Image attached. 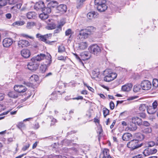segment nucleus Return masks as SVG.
<instances>
[{"mask_svg":"<svg viewBox=\"0 0 158 158\" xmlns=\"http://www.w3.org/2000/svg\"><path fill=\"white\" fill-rule=\"evenodd\" d=\"M46 58L45 55L43 54H40L36 56L33 57L31 59V61L27 64L28 69L31 70H35L38 69L39 64L37 62L40 61Z\"/></svg>","mask_w":158,"mask_h":158,"instance_id":"nucleus-1","label":"nucleus"},{"mask_svg":"<svg viewBox=\"0 0 158 158\" xmlns=\"http://www.w3.org/2000/svg\"><path fill=\"white\" fill-rule=\"evenodd\" d=\"M76 58L78 60L81 64V65L84 66V64L82 61V60H87L89 59L91 57V53L90 52L85 51L81 52L80 55V56H79L77 54L73 53Z\"/></svg>","mask_w":158,"mask_h":158,"instance_id":"nucleus-2","label":"nucleus"},{"mask_svg":"<svg viewBox=\"0 0 158 158\" xmlns=\"http://www.w3.org/2000/svg\"><path fill=\"white\" fill-rule=\"evenodd\" d=\"M52 33L47 34L44 35H42L40 33H37L36 35V37L39 40L44 42L46 44L49 45H52V43L56 42L55 41H50L47 40L48 39L52 37Z\"/></svg>","mask_w":158,"mask_h":158,"instance_id":"nucleus-3","label":"nucleus"},{"mask_svg":"<svg viewBox=\"0 0 158 158\" xmlns=\"http://www.w3.org/2000/svg\"><path fill=\"white\" fill-rule=\"evenodd\" d=\"M94 3L98 10L100 12L105 11L107 8L106 0H95Z\"/></svg>","mask_w":158,"mask_h":158,"instance_id":"nucleus-4","label":"nucleus"},{"mask_svg":"<svg viewBox=\"0 0 158 158\" xmlns=\"http://www.w3.org/2000/svg\"><path fill=\"white\" fill-rule=\"evenodd\" d=\"M104 72L105 76L104 79L105 81L107 82L111 81L117 77L116 74L112 73L111 69H106L104 71Z\"/></svg>","mask_w":158,"mask_h":158,"instance_id":"nucleus-5","label":"nucleus"},{"mask_svg":"<svg viewBox=\"0 0 158 158\" xmlns=\"http://www.w3.org/2000/svg\"><path fill=\"white\" fill-rule=\"evenodd\" d=\"M127 147L131 149V150H134L141 147L143 145L142 143H139V141L135 139H133L127 143Z\"/></svg>","mask_w":158,"mask_h":158,"instance_id":"nucleus-6","label":"nucleus"},{"mask_svg":"<svg viewBox=\"0 0 158 158\" xmlns=\"http://www.w3.org/2000/svg\"><path fill=\"white\" fill-rule=\"evenodd\" d=\"M88 49L91 53L95 55H98L101 52V47L97 44L92 45Z\"/></svg>","mask_w":158,"mask_h":158,"instance_id":"nucleus-7","label":"nucleus"},{"mask_svg":"<svg viewBox=\"0 0 158 158\" xmlns=\"http://www.w3.org/2000/svg\"><path fill=\"white\" fill-rule=\"evenodd\" d=\"M152 84L150 81L148 80L142 81L141 83V87L144 90H148L152 88Z\"/></svg>","mask_w":158,"mask_h":158,"instance_id":"nucleus-8","label":"nucleus"},{"mask_svg":"<svg viewBox=\"0 0 158 158\" xmlns=\"http://www.w3.org/2000/svg\"><path fill=\"white\" fill-rule=\"evenodd\" d=\"M45 21L47 24V25L45 27L46 29L49 30H52L56 28V25L55 23L53 20L49 19Z\"/></svg>","mask_w":158,"mask_h":158,"instance_id":"nucleus-9","label":"nucleus"},{"mask_svg":"<svg viewBox=\"0 0 158 158\" xmlns=\"http://www.w3.org/2000/svg\"><path fill=\"white\" fill-rule=\"evenodd\" d=\"M89 33H87L85 29H81L79 31V33L77 37L81 40L86 39L88 37Z\"/></svg>","mask_w":158,"mask_h":158,"instance_id":"nucleus-10","label":"nucleus"},{"mask_svg":"<svg viewBox=\"0 0 158 158\" xmlns=\"http://www.w3.org/2000/svg\"><path fill=\"white\" fill-rule=\"evenodd\" d=\"M92 77L96 81H100L101 78L100 72L97 70H93L92 73Z\"/></svg>","mask_w":158,"mask_h":158,"instance_id":"nucleus-11","label":"nucleus"},{"mask_svg":"<svg viewBox=\"0 0 158 158\" xmlns=\"http://www.w3.org/2000/svg\"><path fill=\"white\" fill-rule=\"evenodd\" d=\"M13 41L10 38H7L4 39L2 42L3 45L4 47L8 48L12 44Z\"/></svg>","mask_w":158,"mask_h":158,"instance_id":"nucleus-12","label":"nucleus"},{"mask_svg":"<svg viewBox=\"0 0 158 158\" xmlns=\"http://www.w3.org/2000/svg\"><path fill=\"white\" fill-rule=\"evenodd\" d=\"M44 6V2L42 1H40L35 3L34 8L35 9L37 10H41L42 11Z\"/></svg>","mask_w":158,"mask_h":158,"instance_id":"nucleus-13","label":"nucleus"},{"mask_svg":"<svg viewBox=\"0 0 158 158\" xmlns=\"http://www.w3.org/2000/svg\"><path fill=\"white\" fill-rule=\"evenodd\" d=\"M57 10L58 13L63 14L66 12L67 7L65 5L60 4L57 6Z\"/></svg>","mask_w":158,"mask_h":158,"instance_id":"nucleus-14","label":"nucleus"},{"mask_svg":"<svg viewBox=\"0 0 158 158\" xmlns=\"http://www.w3.org/2000/svg\"><path fill=\"white\" fill-rule=\"evenodd\" d=\"M22 56L25 58H27L31 55L30 51L28 49H23L20 52Z\"/></svg>","mask_w":158,"mask_h":158,"instance_id":"nucleus-15","label":"nucleus"},{"mask_svg":"<svg viewBox=\"0 0 158 158\" xmlns=\"http://www.w3.org/2000/svg\"><path fill=\"white\" fill-rule=\"evenodd\" d=\"M131 122L137 124L138 125L142 124V119L137 117H134L131 118Z\"/></svg>","mask_w":158,"mask_h":158,"instance_id":"nucleus-16","label":"nucleus"},{"mask_svg":"<svg viewBox=\"0 0 158 158\" xmlns=\"http://www.w3.org/2000/svg\"><path fill=\"white\" fill-rule=\"evenodd\" d=\"M98 14L97 12L92 11L88 13L87 14V17L89 19L97 18Z\"/></svg>","mask_w":158,"mask_h":158,"instance_id":"nucleus-17","label":"nucleus"},{"mask_svg":"<svg viewBox=\"0 0 158 158\" xmlns=\"http://www.w3.org/2000/svg\"><path fill=\"white\" fill-rule=\"evenodd\" d=\"M132 85L128 83L122 86L121 89L123 91H128L130 90L132 88Z\"/></svg>","mask_w":158,"mask_h":158,"instance_id":"nucleus-18","label":"nucleus"},{"mask_svg":"<svg viewBox=\"0 0 158 158\" xmlns=\"http://www.w3.org/2000/svg\"><path fill=\"white\" fill-rule=\"evenodd\" d=\"M132 135L131 133H124L122 136V139L124 141H128L132 138Z\"/></svg>","mask_w":158,"mask_h":158,"instance_id":"nucleus-19","label":"nucleus"},{"mask_svg":"<svg viewBox=\"0 0 158 158\" xmlns=\"http://www.w3.org/2000/svg\"><path fill=\"white\" fill-rule=\"evenodd\" d=\"M88 47V44L86 42H82L78 44V48L80 50H84Z\"/></svg>","mask_w":158,"mask_h":158,"instance_id":"nucleus-20","label":"nucleus"},{"mask_svg":"<svg viewBox=\"0 0 158 158\" xmlns=\"http://www.w3.org/2000/svg\"><path fill=\"white\" fill-rule=\"evenodd\" d=\"M109 150L107 148H105L103 151V156L102 158H112L109 154Z\"/></svg>","mask_w":158,"mask_h":158,"instance_id":"nucleus-21","label":"nucleus"},{"mask_svg":"<svg viewBox=\"0 0 158 158\" xmlns=\"http://www.w3.org/2000/svg\"><path fill=\"white\" fill-rule=\"evenodd\" d=\"M97 132L98 133V139L99 140L100 138L102 137L103 135V130L101 126H99L98 127Z\"/></svg>","mask_w":158,"mask_h":158,"instance_id":"nucleus-22","label":"nucleus"},{"mask_svg":"<svg viewBox=\"0 0 158 158\" xmlns=\"http://www.w3.org/2000/svg\"><path fill=\"white\" fill-rule=\"evenodd\" d=\"M95 28L93 26L88 27L86 28L85 29V30L87 32L89 33V35L92 34L95 31Z\"/></svg>","mask_w":158,"mask_h":158,"instance_id":"nucleus-23","label":"nucleus"},{"mask_svg":"<svg viewBox=\"0 0 158 158\" xmlns=\"http://www.w3.org/2000/svg\"><path fill=\"white\" fill-rule=\"evenodd\" d=\"M142 131L143 133L146 135L152 133V128L151 127L145 128L142 130Z\"/></svg>","mask_w":158,"mask_h":158,"instance_id":"nucleus-24","label":"nucleus"},{"mask_svg":"<svg viewBox=\"0 0 158 158\" xmlns=\"http://www.w3.org/2000/svg\"><path fill=\"white\" fill-rule=\"evenodd\" d=\"M147 111L149 114H154L156 111V110L154 109L152 106H147Z\"/></svg>","mask_w":158,"mask_h":158,"instance_id":"nucleus-25","label":"nucleus"},{"mask_svg":"<svg viewBox=\"0 0 158 158\" xmlns=\"http://www.w3.org/2000/svg\"><path fill=\"white\" fill-rule=\"evenodd\" d=\"M137 129V126L136 124L133 123H130V125L128 127V129L130 131H135Z\"/></svg>","mask_w":158,"mask_h":158,"instance_id":"nucleus-26","label":"nucleus"},{"mask_svg":"<svg viewBox=\"0 0 158 158\" xmlns=\"http://www.w3.org/2000/svg\"><path fill=\"white\" fill-rule=\"evenodd\" d=\"M28 41L25 40H20V45L22 48L27 47L29 45Z\"/></svg>","mask_w":158,"mask_h":158,"instance_id":"nucleus-27","label":"nucleus"},{"mask_svg":"<svg viewBox=\"0 0 158 158\" xmlns=\"http://www.w3.org/2000/svg\"><path fill=\"white\" fill-rule=\"evenodd\" d=\"M135 136L136 138V139L135 140H137L139 141H139L142 140L144 138V136L141 133H137L135 135Z\"/></svg>","mask_w":158,"mask_h":158,"instance_id":"nucleus-28","label":"nucleus"},{"mask_svg":"<svg viewBox=\"0 0 158 158\" xmlns=\"http://www.w3.org/2000/svg\"><path fill=\"white\" fill-rule=\"evenodd\" d=\"M42 11L43 13L48 14L51 13V8L47 6L46 7L44 6L43 9H42Z\"/></svg>","mask_w":158,"mask_h":158,"instance_id":"nucleus-29","label":"nucleus"},{"mask_svg":"<svg viewBox=\"0 0 158 158\" xmlns=\"http://www.w3.org/2000/svg\"><path fill=\"white\" fill-rule=\"evenodd\" d=\"M86 0H77L76 2L77 7V9L80 8L83 5V2Z\"/></svg>","mask_w":158,"mask_h":158,"instance_id":"nucleus-30","label":"nucleus"},{"mask_svg":"<svg viewBox=\"0 0 158 158\" xmlns=\"http://www.w3.org/2000/svg\"><path fill=\"white\" fill-rule=\"evenodd\" d=\"M36 15L34 12H29L27 13V16L28 19H31L35 17Z\"/></svg>","mask_w":158,"mask_h":158,"instance_id":"nucleus-31","label":"nucleus"},{"mask_svg":"<svg viewBox=\"0 0 158 158\" xmlns=\"http://www.w3.org/2000/svg\"><path fill=\"white\" fill-rule=\"evenodd\" d=\"M39 79L38 76L36 75H33L30 77V80L32 82H35Z\"/></svg>","mask_w":158,"mask_h":158,"instance_id":"nucleus-32","label":"nucleus"},{"mask_svg":"<svg viewBox=\"0 0 158 158\" xmlns=\"http://www.w3.org/2000/svg\"><path fill=\"white\" fill-rule=\"evenodd\" d=\"M58 49V52L60 53H62L63 52H65L66 51L65 47L63 45L59 46Z\"/></svg>","mask_w":158,"mask_h":158,"instance_id":"nucleus-33","label":"nucleus"},{"mask_svg":"<svg viewBox=\"0 0 158 158\" xmlns=\"http://www.w3.org/2000/svg\"><path fill=\"white\" fill-rule=\"evenodd\" d=\"M147 106L145 104H142L139 107V110L140 111L143 112L147 110Z\"/></svg>","mask_w":158,"mask_h":158,"instance_id":"nucleus-34","label":"nucleus"},{"mask_svg":"<svg viewBox=\"0 0 158 158\" xmlns=\"http://www.w3.org/2000/svg\"><path fill=\"white\" fill-rule=\"evenodd\" d=\"M57 4V2L56 1H51L48 4V6L50 8L54 7L56 6Z\"/></svg>","mask_w":158,"mask_h":158,"instance_id":"nucleus-35","label":"nucleus"},{"mask_svg":"<svg viewBox=\"0 0 158 158\" xmlns=\"http://www.w3.org/2000/svg\"><path fill=\"white\" fill-rule=\"evenodd\" d=\"M35 23L34 22H29L27 23L26 27L27 29H30L35 25Z\"/></svg>","mask_w":158,"mask_h":158,"instance_id":"nucleus-36","label":"nucleus"},{"mask_svg":"<svg viewBox=\"0 0 158 158\" xmlns=\"http://www.w3.org/2000/svg\"><path fill=\"white\" fill-rule=\"evenodd\" d=\"M63 24H59L57 27V28L54 31V33L56 34L59 33L61 31V27Z\"/></svg>","mask_w":158,"mask_h":158,"instance_id":"nucleus-37","label":"nucleus"},{"mask_svg":"<svg viewBox=\"0 0 158 158\" xmlns=\"http://www.w3.org/2000/svg\"><path fill=\"white\" fill-rule=\"evenodd\" d=\"M32 118H28L24 119L23 121V122H20V128H23V129L25 128L26 127V124L25 123H24V122L26 121H29L30 119H31Z\"/></svg>","mask_w":158,"mask_h":158,"instance_id":"nucleus-38","label":"nucleus"},{"mask_svg":"<svg viewBox=\"0 0 158 158\" xmlns=\"http://www.w3.org/2000/svg\"><path fill=\"white\" fill-rule=\"evenodd\" d=\"M39 17L42 20H46L48 17V14L43 13L40 14V15Z\"/></svg>","mask_w":158,"mask_h":158,"instance_id":"nucleus-39","label":"nucleus"},{"mask_svg":"<svg viewBox=\"0 0 158 158\" xmlns=\"http://www.w3.org/2000/svg\"><path fill=\"white\" fill-rule=\"evenodd\" d=\"M8 95L9 97L12 98H16L18 97V94L13 91L9 92Z\"/></svg>","mask_w":158,"mask_h":158,"instance_id":"nucleus-40","label":"nucleus"},{"mask_svg":"<svg viewBox=\"0 0 158 158\" xmlns=\"http://www.w3.org/2000/svg\"><path fill=\"white\" fill-rule=\"evenodd\" d=\"M74 32L71 29H68L66 30L65 32V35L66 36H69L70 35V37L71 35L73 34Z\"/></svg>","mask_w":158,"mask_h":158,"instance_id":"nucleus-41","label":"nucleus"},{"mask_svg":"<svg viewBox=\"0 0 158 158\" xmlns=\"http://www.w3.org/2000/svg\"><path fill=\"white\" fill-rule=\"evenodd\" d=\"M143 153L145 156H148L151 154L150 150L149 148L145 149L143 152Z\"/></svg>","mask_w":158,"mask_h":158,"instance_id":"nucleus-42","label":"nucleus"},{"mask_svg":"<svg viewBox=\"0 0 158 158\" xmlns=\"http://www.w3.org/2000/svg\"><path fill=\"white\" fill-rule=\"evenodd\" d=\"M47 69V67L46 64L41 65L40 67V70L43 73L45 72Z\"/></svg>","mask_w":158,"mask_h":158,"instance_id":"nucleus-43","label":"nucleus"},{"mask_svg":"<svg viewBox=\"0 0 158 158\" xmlns=\"http://www.w3.org/2000/svg\"><path fill=\"white\" fill-rule=\"evenodd\" d=\"M103 112L104 116L106 118V116L109 114V111L106 108H104L103 109Z\"/></svg>","mask_w":158,"mask_h":158,"instance_id":"nucleus-44","label":"nucleus"},{"mask_svg":"<svg viewBox=\"0 0 158 158\" xmlns=\"http://www.w3.org/2000/svg\"><path fill=\"white\" fill-rule=\"evenodd\" d=\"M152 85L153 86L155 87H158V80L156 79H154L153 80Z\"/></svg>","mask_w":158,"mask_h":158,"instance_id":"nucleus-45","label":"nucleus"},{"mask_svg":"<svg viewBox=\"0 0 158 158\" xmlns=\"http://www.w3.org/2000/svg\"><path fill=\"white\" fill-rule=\"evenodd\" d=\"M20 36H21L25 38H28L30 39L33 40L34 38V37L32 36H30L24 34H22L20 35Z\"/></svg>","mask_w":158,"mask_h":158,"instance_id":"nucleus-46","label":"nucleus"},{"mask_svg":"<svg viewBox=\"0 0 158 158\" xmlns=\"http://www.w3.org/2000/svg\"><path fill=\"white\" fill-rule=\"evenodd\" d=\"M30 145L29 143H26L25 145H24L22 149V150L24 151H26L29 148Z\"/></svg>","mask_w":158,"mask_h":158,"instance_id":"nucleus-47","label":"nucleus"},{"mask_svg":"<svg viewBox=\"0 0 158 158\" xmlns=\"http://www.w3.org/2000/svg\"><path fill=\"white\" fill-rule=\"evenodd\" d=\"M158 106V102L156 101H155L152 104V107L157 110L156 108Z\"/></svg>","mask_w":158,"mask_h":158,"instance_id":"nucleus-48","label":"nucleus"},{"mask_svg":"<svg viewBox=\"0 0 158 158\" xmlns=\"http://www.w3.org/2000/svg\"><path fill=\"white\" fill-rule=\"evenodd\" d=\"M50 118L51 119V125H53L55 124L56 123V120L54 118H53L52 117V118L50 117Z\"/></svg>","mask_w":158,"mask_h":158,"instance_id":"nucleus-49","label":"nucleus"},{"mask_svg":"<svg viewBox=\"0 0 158 158\" xmlns=\"http://www.w3.org/2000/svg\"><path fill=\"white\" fill-rule=\"evenodd\" d=\"M14 90L17 92L19 93L20 89V85H16L14 87Z\"/></svg>","mask_w":158,"mask_h":158,"instance_id":"nucleus-50","label":"nucleus"},{"mask_svg":"<svg viewBox=\"0 0 158 158\" xmlns=\"http://www.w3.org/2000/svg\"><path fill=\"white\" fill-rule=\"evenodd\" d=\"M27 90V89L24 86L20 85V93H24Z\"/></svg>","mask_w":158,"mask_h":158,"instance_id":"nucleus-51","label":"nucleus"},{"mask_svg":"<svg viewBox=\"0 0 158 158\" xmlns=\"http://www.w3.org/2000/svg\"><path fill=\"white\" fill-rule=\"evenodd\" d=\"M58 59L60 60L65 61L66 59V57L62 56H59L58 57Z\"/></svg>","mask_w":158,"mask_h":158,"instance_id":"nucleus-52","label":"nucleus"},{"mask_svg":"<svg viewBox=\"0 0 158 158\" xmlns=\"http://www.w3.org/2000/svg\"><path fill=\"white\" fill-rule=\"evenodd\" d=\"M110 106L111 110L114 109V104L113 102L112 101H111L110 103Z\"/></svg>","mask_w":158,"mask_h":158,"instance_id":"nucleus-53","label":"nucleus"},{"mask_svg":"<svg viewBox=\"0 0 158 158\" xmlns=\"http://www.w3.org/2000/svg\"><path fill=\"white\" fill-rule=\"evenodd\" d=\"M150 149V152L151 153V155L157 152V150L156 149L152 148Z\"/></svg>","mask_w":158,"mask_h":158,"instance_id":"nucleus-54","label":"nucleus"},{"mask_svg":"<svg viewBox=\"0 0 158 158\" xmlns=\"http://www.w3.org/2000/svg\"><path fill=\"white\" fill-rule=\"evenodd\" d=\"M51 98L52 100H54L56 99V94L52 93L51 95Z\"/></svg>","mask_w":158,"mask_h":158,"instance_id":"nucleus-55","label":"nucleus"},{"mask_svg":"<svg viewBox=\"0 0 158 158\" xmlns=\"http://www.w3.org/2000/svg\"><path fill=\"white\" fill-rule=\"evenodd\" d=\"M12 25L15 27H17L20 26V22L17 21L14 23L12 24Z\"/></svg>","mask_w":158,"mask_h":158,"instance_id":"nucleus-56","label":"nucleus"},{"mask_svg":"<svg viewBox=\"0 0 158 158\" xmlns=\"http://www.w3.org/2000/svg\"><path fill=\"white\" fill-rule=\"evenodd\" d=\"M155 144V143L153 141L149 142L148 144V147H152L154 146Z\"/></svg>","mask_w":158,"mask_h":158,"instance_id":"nucleus-57","label":"nucleus"},{"mask_svg":"<svg viewBox=\"0 0 158 158\" xmlns=\"http://www.w3.org/2000/svg\"><path fill=\"white\" fill-rule=\"evenodd\" d=\"M142 124L146 127H148L149 126L150 124L149 123L146 121H143V123H142Z\"/></svg>","mask_w":158,"mask_h":158,"instance_id":"nucleus-58","label":"nucleus"},{"mask_svg":"<svg viewBox=\"0 0 158 158\" xmlns=\"http://www.w3.org/2000/svg\"><path fill=\"white\" fill-rule=\"evenodd\" d=\"M142 154H138L132 157V158H142Z\"/></svg>","mask_w":158,"mask_h":158,"instance_id":"nucleus-59","label":"nucleus"},{"mask_svg":"<svg viewBox=\"0 0 158 158\" xmlns=\"http://www.w3.org/2000/svg\"><path fill=\"white\" fill-rule=\"evenodd\" d=\"M5 108V106L4 105L0 104V112L3 110Z\"/></svg>","mask_w":158,"mask_h":158,"instance_id":"nucleus-60","label":"nucleus"},{"mask_svg":"<svg viewBox=\"0 0 158 158\" xmlns=\"http://www.w3.org/2000/svg\"><path fill=\"white\" fill-rule=\"evenodd\" d=\"M4 98V94L2 93H0V101H2Z\"/></svg>","mask_w":158,"mask_h":158,"instance_id":"nucleus-61","label":"nucleus"},{"mask_svg":"<svg viewBox=\"0 0 158 158\" xmlns=\"http://www.w3.org/2000/svg\"><path fill=\"white\" fill-rule=\"evenodd\" d=\"M39 127V125L38 123H36L34 125V128L35 129H37Z\"/></svg>","mask_w":158,"mask_h":158,"instance_id":"nucleus-62","label":"nucleus"},{"mask_svg":"<svg viewBox=\"0 0 158 158\" xmlns=\"http://www.w3.org/2000/svg\"><path fill=\"white\" fill-rule=\"evenodd\" d=\"M6 16L7 18L10 19L11 17V15L10 14L8 13L6 14Z\"/></svg>","mask_w":158,"mask_h":158,"instance_id":"nucleus-63","label":"nucleus"},{"mask_svg":"<svg viewBox=\"0 0 158 158\" xmlns=\"http://www.w3.org/2000/svg\"><path fill=\"white\" fill-rule=\"evenodd\" d=\"M13 141V139L12 138H9L7 139V143L8 144H9L11 142Z\"/></svg>","mask_w":158,"mask_h":158,"instance_id":"nucleus-64","label":"nucleus"}]
</instances>
